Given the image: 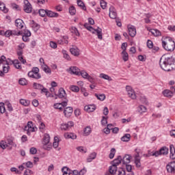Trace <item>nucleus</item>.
<instances>
[{
    "mask_svg": "<svg viewBox=\"0 0 175 175\" xmlns=\"http://www.w3.org/2000/svg\"><path fill=\"white\" fill-rule=\"evenodd\" d=\"M169 154V148L166 146H163L160 148L159 151H156L154 152V157H159L161 155H167Z\"/></svg>",
    "mask_w": 175,
    "mask_h": 175,
    "instance_id": "nucleus-6",
    "label": "nucleus"
},
{
    "mask_svg": "<svg viewBox=\"0 0 175 175\" xmlns=\"http://www.w3.org/2000/svg\"><path fill=\"white\" fill-rule=\"evenodd\" d=\"M72 113H73V108L72 107H68L64 109V113L66 117H70Z\"/></svg>",
    "mask_w": 175,
    "mask_h": 175,
    "instance_id": "nucleus-18",
    "label": "nucleus"
},
{
    "mask_svg": "<svg viewBox=\"0 0 175 175\" xmlns=\"http://www.w3.org/2000/svg\"><path fill=\"white\" fill-rule=\"evenodd\" d=\"M10 70V66L8 65H3V73H9V70Z\"/></svg>",
    "mask_w": 175,
    "mask_h": 175,
    "instance_id": "nucleus-59",
    "label": "nucleus"
},
{
    "mask_svg": "<svg viewBox=\"0 0 175 175\" xmlns=\"http://www.w3.org/2000/svg\"><path fill=\"white\" fill-rule=\"evenodd\" d=\"M31 27L35 31H38L39 28H40V25H39V24L35 23V21H31Z\"/></svg>",
    "mask_w": 175,
    "mask_h": 175,
    "instance_id": "nucleus-27",
    "label": "nucleus"
},
{
    "mask_svg": "<svg viewBox=\"0 0 175 175\" xmlns=\"http://www.w3.org/2000/svg\"><path fill=\"white\" fill-rule=\"evenodd\" d=\"M122 57L124 62H126V61L129 59V55L126 53V51H122Z\"/></svg>",
    "mask_w": 175,
    "mask_h": 175,
    "instance_id": "nucleus-36",
    "label": "nucleus"
},
{
    "mask_svg": "<svg viewBox=\"0 0 175 175\" xmlns=\"http://www.w3.org/2000/svg\"><path fill=\"white\" fill-rule=\"evenodd\" d=\"M46 16H48V17L57 18V17H59V14L51 10H47Z\"/></svg>",
    "mask_w": 175,
    "mask_h": 175,
    "instance_id": "nucleus-22",
    "label": "nucleus"
},
{
    "mask_svg": "<svg viewBox=\"0 0 175 175\" xmlns=\"http://www.w3.org/2000/svg\"><path fill=\"white\" fill-rule=\"evenodd\" d=\"M62 172L63 173V175H70V174H69V172H68V169L67 167H64L62 169Z\"/></svg>",
    "mask_w": 175,
    "mask_h": 175,
    "instance_id": "nucleus-61",
    "label": "nucleus"
},
{
    "mask_svg": "<svg viewBox=\"0 0 175 175\" xmlns=\"http://www.w3.org/2000/svg\"><path fill=\"white\" fill-rule=\"evenodd\" d=\"M23 165H25V166H26V167H28L29 169H32V167H33V163L31 161L24 163Z\"/></svg>",
    "mask_w": 175,
    "mask_h": 175,
    "instance_id": "nucleus-57",
    "label": "nucleus"
},
{
    "mask_svg": "<svg viewBox=\"0 0 175 175\" xmlns=\"http://www.w3.org/2000/svg\"><path fill=\"white\" fill-rule=\"evenodd\" d=\"M7 144L9 147V146H10V150H12V147H17V144H16V143L14 142H13L12 139H7Z\"/></svg>",
    "mask_w": 175,
    "mask_h": 175,
    "instance_id": "nucleus-32",
    "label": "nucleus"
},
{
    "mask_svg": "<svg viewBox=\"0 0 175 175\" xmlns=\"http://www.w3.org/2000/svg\"><path fill=\"white\" fill-rule=\"evenodd\" d=\"M137 111L140 114H142V113H146V111H147V108L144 107V105H139L137 108Z\"/></svg>",
    "mask_w": 175,
    "mask_h": 175,
    "instance_id": "nucleus-41",
    "label": "nucleus"
},
{
    "mask_svg": "<svg viewBox=\"0 0 175 175\" xmlns=\"http://www.w3.org/2000/svg\"><path fill=\"white\" fill-rule=\"evenodd\" d=\"M135 163L137 167H140V166H142V163H140V157L139 156V153H137L135 157Z\"/></svg>",
    "mask_w": 175,
    "mask_h": 175,
    "instance_id": "nucleus-29",
    "label": "nucleus"
},
{
    "mask_svg": "<svg viewBox=\"0 0 175 175\" xmlns=\"http://www.w3.org/2000/svg\"><path fill=\"white\" fill-rule=\"evenodd\" d=\"M70 75H75V76H80V69L76 66H70L66 70Z\"/></svg>",
    "mask_w": 175,
    "mask_h": 175,
    "instance_id": "nucleus-8",
    "label": "nucleus"
},
{
    "mask_svg": "<svg viewBox=\"0 0 175 175\" xmlns=\"http://www.w3.org/2000/svg\"><path fill=\"white\" fill-rule=\"evenodd\" d=\"M85 111L88 113H92V111H95L96 110V106L95 105H88L84 107Z\"/></svg>",
    "mask_w": 175,
    "mask_h": 175,
    "instance_id": "nucleus-15",
    "label": "nucleus"
},
{
    "mask_svg": "<svg viewBox=\"0 0 175 175\" xmlns=\"http://www.w3.org/2000/svg\"><path fill=\"white\" fill-rule=\"evenodd\" d=\"M100 79H103L104 80H107L108 81H112L113 79H111V77L105 74V73H100L99 75Z\"/></svg>",
    "mask_w": 175,
    "mask_h": 175,
    "instance_id": "nucleus-26",
    "label": "nucleus"
},
{
    "mask_svg": "<svg viewBox=\"0 0 175 175\" xmlns=\"http://www.w3.org/2000/svg\"><path fill=\"white\" fill-rule=\"evenodd\" d=\"M109 16L110 17V18H112L113 20L117 18V11L116 10V8L113 6H111L109 8Z\"/></svg>",
    "mask_w": 175,
    "mask_h": 175,
    "instance_id": "nucleus-13",
    "label": "nucleus"
},
{
    "mask_svg": "<svg viewBox=\"0 0 175 175\" xmlns=\"http://www.w3.org/2000/svg\"><path fill=\"white\" fill-rule=\"evenodd\" d=\"M33 88L34 90H41L42 88H43V85H42V84H40V83H36V82H34V83H33Z\"/></svg>",
    "mask_w": 175,
    "mask_h": 175,
    "instance_id": "nucleus-43",
    "label": "nucleus"
},
{
    "mask_svg": "<svg viewBox=\"0 0 175 175\" xmlns=\"http://www.w3.org/2000/svg\"><path fill=\"white\" fill-rule=\"evenodd\" d=\"M20 103H21V105H23V106L27 107L29 105H31V101L29 100L21 99Z\"/></svg>",
    "mask_w": 175,
    "mask_h": 175,
    "instance_id": "nucleus-39",
    "label": "nucleus"
},
{
    "mask_svg": "<svg viewBox=\"0 0 175 175\" xmlns=\"http://www.w3.org/2000/svg\"><path fill=\"white\" fill-rule=\"evenodd\" d=\"M95 96L97 98V99H98V100L103 101L105 99H106V95H105V94H95Z\"/></svg>",
    "mask_w": 175,
    "mask_h": 175,
    "instance_id": "nucleus-42",
    "label": "nucleus"
},
{
    "mask_svg": "<svg viewBox=\"0 0 175 175\" xmlns=\"http://www.w3.org/2000/svg\"><path fill=\"white\" fill-rule=\"evenodd\" d=\"M70 32L75 35V36H80V33H79V30H77V28L75 27H71Z\"/></svg>",
    "mask_w": 175,
    "mask_h": 175,
    "instance_id": "nucleus-38",
    "label": "nucleus"
},
{
    "mask_svg": "<svg viewBox=\"0 0 175 175\" xmlns=\"http://www.w3.org/2000/svg\"><path fill=\"white\" fill-rule=\"evenodd\" d=\"M131 159H132V156H131V154H125L122 159L123 165L131 163Z\"/></svg>",
    "mask_w": 175,
    "mask_h": 175,
    "instance_id": "nucleus-16",
    "label": "nucleus"
},
{
    "mask_svg": "<svg viewBox=\"0 0 175 175\" xmlns=\"http://www.w3.org/2000/svg\"><path fill=\"white\" fill-rule=\"evenodd\" d=\"M27 76L31 79H35L36 80L42 79V75L39 73V68L38 67H33L32 70L28 72Z\"/></svg>",
    "mask_w": 175,
    "mask_h": 175,
    "instance_id": "nucleus-3",
    "label": "nucleus"
},
{
    "mask_svg": "<svg viewBox=\"0 0 175 175\" xmlns=\"http://www.w3.org/2000/svg\"><path fill=\"white\" fill-rule=\"evenodd\" d=\"M64 137L66 139H72V140H75V139H77V136L72 133H64Z\"/></svg>",
    "mask_w": 175,
    "mask_h": 175,
    "instance_id": "nucleus-24",
    "label": "nucleus"
},
{
    "mask_svg": "<svg viewBox=\"0 0 175 175\" xmlns=\"http://www.w3.org/2000/svg\"><path fill=\"white\" fill-rule=\"evenodd\" d=\"M101 125H103V126H106V125H107V117L106 116L102 117Z\"/></svg>",
    "mask_w": 175,
    "mask_h": 175,
    "instance_id": "nucleus-56",
    "label": "nucleus"
},
{
    "mask_svg": "<svg viewBox=\"0 0 175 175\" xmlns=\"http://www.w3.org/2000/svg\"><path fill=\"white\" fill-rule=\"evenodd\" d=\"M122 142H129L131 140V134H125L123 137L121 138Z\"/></svg>",
    "mask_w": 175,
    "mask_h": 175,
    "instance_id": "nucleus-46",
    "label": "nucleus"
},
{
    "mask_svg": "<svg viewBox=\"0 0 175 175\" xmlns=\"http://www.w3.org/2000/svg\"><path fill=\"white\" fill-rule=\"evenodd\" d=\"M18 83L21 85H27L28 81L25 78H21L19 79Z\"/></svg>",
    "mask_w": 175,
    "mask_h": 175,
    "instance_id": "nucleus-48",
    "label": "nucleus"
},
{
    "mask_svg": "<svg viewBox=\"0 0 175 175\" xmlns=\"http://www.w3.org/2000/svg\"><path fill=\"white\" fill-rule=\"evenodd\" d=\"M84 27L88 29V31L92 32V33H95L96 32L97 33L98 38L102 40V29L98 27L94 29L92 26H90L88 23H85Z\"/></svg>",
    "mask_w": 175,
    "mask_h": 175,
    "instance_id": "nucleus-4",
    "label": "nucleus"
},
{
    "mask_svg": "<svg viewBox=\"0 0 175 175\" xmlns=\"http://www.w3.org/2000/svg\"><path fill=\"white\" fill-rule=\"evenodd\" d=\"M70 90L72 91V92H79L80 91V88H79L77 85H71L70 87Z\"/></svg>",
    "mask_w": 175,
    "mask_h": 175,
    "instance_id": "nucleus-49",
    "label": "nucleus"
},
{
    "mask_svg": "<svg viewBox=\"0 0 175 175\" xmlns=\"http://www.w3.org/2000/svg\"><path fill=\"white\" fill-rule=\"evenodd\" d=\"M42 70H44V72H45V73H47L48 75H50L51 73V69H50L49 68V66H47L46 64H45L44 66H42V67H41Z\"/></svg>",
    "mask_w": 175,
    "mask_h": 175,
    "instance_id": "nucleus-44",
    "label": "nucleus"
},
{
    "mask_svg": "<svg viewBox=\"0 0 175 175\" xmlns=\"http://www.w3.org/2000/svg\"><path fill=\"white\" fill-rule=\"evenodd\" d=\"M163 95L166 98H172V96H173V93L169 90H165L163 91Z\"/></svg>",
    "mask_w": 175,
    "mask_h": 175,
    "instance_id": "nucleus-33",
    "label": "nucleus"
},
{
    "mask_svg": "<svg viewBox=\"0 0 175 175\" xmlns=\"http://www.w3.org/2000/svg\"><path fill=\"white\" fill-rule=\"evenodd\" d=\"M162 46L167 51H174L175 49V42L170 37H167L165 40H162Z\"/></svg>",
    "mask_w": 175,
    "mask_h": 175,
    "instance_id": "nucleus-2",
    "label": "nucleus"
},
{
    "mask_svg": "<svg viewBox=\"0 0 175 175\" xmlns=\"http://www.w3.org/2000/svg\"><path fill=\"white\" fill-rule=\"evenodd\" d=\"M7 59H6V57H5V55H2L0 57V62L1 65H6Z\"/></svg>",
    "mask_w": 175,
    "mask_h": 175,
    "instance_id": "nucleus-58",
    "label": "nucleus"
},
{
    "mask_svg": "<svg viewBox=\"0 0 175 175\" xmlns=\"http://www.w3.org/2000/svg\"><path fill=\"white\" fill-rule=\"evenodd\" d=\"M147 47H148V49H152V47H154V42H152L151 40H148Z\"/></svg>",
    "mask_w": 175,
    "mask_h": 175,
    "instance_id": "nucleus-62",
    "label": "nucleus"
},
{
    "mask_svg": "<svg viewBox=\"0 0 175 175\" xmlns=\"http://www.w3.org/2000/svg\"><path fill=\"white\" fill-rule=\"evenodd\" d=\"M58 146H59V138H58V137H55L53 141V147L55 148H57Z\"/></svg>",
    "mask_w": 175,
    "mask_h": 175,
    "instance_id": "nucleus-47",
    "label": "nucleus"
},
{
    "mask_svg": "<svg viewBox=\"0 0 175 175\" xmlns=\"http://www.w3.org/2000/svg\"><path fill=\"white\" fill-rule=\"evenodd\" d=\"M69 13L71 16H75L76 14V8L75 6L72 5L69 8Z\"/></svg>",
    "mask_w": 175,
    "mask_h": 175,
    "instance_id": "nucleus-51",
    "label": "nucleus"
},
{
    "mask_svg": "<svg viewBox=\"0 0 175 175\" xmlns=\"http://www.w3.org/2000/svg\"><path fill=\"white\" fill-rule=\"evenodd\" d=\"M0 147L3 150H5L7 147H9V145H8V142H6L5 141H1L0 142Z\"/></svg>",
    "mask_w": 175,
    "mask_h": 175,
    "instance_id": "nucleus-50",
    "label": "nucleus"
},
{
    "mask_svg": "<svg viewBox=\"0 0 175 175\" xmlns=\"http://www.w3.org/2000/svg\"><path fill=\"white\" fill-rule=\"evenodd\" d=\"M0 10H1V12H3L4 13H8V12H9V9L6 8V5L1 1H0Z\"/></svg>",
    "mask_w": 175,
    "mask_h": 175,
    "instance_id": "nucleus-31",
    "label": "nucleus"
},
{
    "mask_svg": "<svg viewBox=\"0 0 175 175\" xmlns=\"http://www.w3.org/2000/svg\"><path fill=\"white\" fill-rule=\"evenodd\" d=\"M92 132V129H91V126H88L83 129V136H90Z\"/></svg>",
    "mask_w": 175,
    "mask_h": 175,
    "instance_id": "nucleus-19",
    "label": "nucleus"
},
{
    "mask_svg": "<svg viewBox=\"0 0 175 175\" xmlns=\"http://www.w3.org/2000/svg\"><path fill=\"white\" fill-rule=\"evenodd\" d=\"M122 161V157H121V156H119L117 159H115L113 160L112 165L117 167L118 166V165H120V163H121Z\"/></svg>",
    "mask_w": 175,
    "mask_h": 175,
    "instance_id": "nucleus-34",
    "label": "nucleus"
},
{
    "mask_svg": "<svg viewBox=\"0 0 175 175\" xmlns=\"http://www.w3.org/2000/svg\"><path fill=\"white\" fill-rule=\"evenodd\" d=\"M115 155H116V148H112L110 150V153L109 155L110 159H113V158H114Z\"/></svg>",
    "mask_w": 175,
    "mask_h": 175,
    "instance_id": "nucleus-54",
    "label": "nucleus"
},
{
    "mask_svg": "<svg viewBox=\"0 0 175 175\" xmlns=\"http://www.w3.org/2000/svg\"><path fill=\"white\" fill-rule=\"evenodd\" d=\"M100 7L102 8V9H105L107 6V3H106V1H105V0H101L100 1Z\"/></svg>",
    "mask_w": 175,
    "mask_h": 175,
    "instance_id": "nucleus-63",
    "label": "nucleus"
},
{
    "mask_svg": "<svg viewBox=\"0 0 175 175\" xmlns=\"http://www.w3.org/2000/svg\"><path fill=\"white\" fill-rule=\"evenodd\" d=\"M127 28L130 36H131V38H135V36H136V27L132 25H129Z\"/></svg>",
    "mask_w": 175,
    "mask_h": 175,
    "instance_id": "nucleus-12",
    "label": "nucleus"
},
{
    "mask_svg": "<svg viewBox=\"0 0 175 175\" xmlns=\"http://www.w3.org/2000/svg\"><path fill=\"white\" fill-rule=\"evenodd\" d=\"M36 129L32 122H28L27 126H25V131H27V134L29 135H31V132H36Z\"/></svg>",
    "mask_w": 175,
    "mask_h": 175,
    "instance_id": "nucleus-5",
    "label": "nucleus"
},
{
    "mask_svg": "<svg viewBox=\"0 0 175 175\" xmlns=\"http://www.w3.org/2000/svg\"><path fill=\"white\" fill-rule=\"evenodd\" d=\"M6 111V108L5 107V103H0V113L3 114Z\"/></svg>",
    "mask_w": 175,
    "mask_h": 175,
    "instance_id": "nucleus-53",
    "label": "nucleus"
},
{
    "mask_svg": "<svg viewBox=\"0 0 175 175\" xmlns=\"http://www.w3.org/2000/svg\"><path fill=\"white\" fill-rule=\"evenodd\" d=\"M15 25L18 29H23L24 28V21L20 18L15 21Z\"/></svg>",
    "mask_w": 175,
    "mask_h": 175,
    "instance_id": "nucleus-17",
    "label": "nucleus"
},
{
    "mask_svg": "<svg viewBox=\"0 0 175 175\" xmlns=\"http://www.w3.org/2000/svg\"><path fill=\"white\" fill-rule=\"evenodd\" d=\"M21 35V31L17 30H11L12 36H20Z\"/></svg>",
    "mask_w": 175,
    "mask_h": 175,
    "instance_id": "nucleus-52",
    "label": "nucleus"
},
{
    "mask_svg": "<svg viewBox=\"0 0 175 175\" xmlns=\"http://www.w3.org/2000/svg\"><path fill=\"white\" fill-rule=\"evenodd\" d=\"M170 159H175V148H174V146H173V145L170 146Z\"/></svg>",
    "mask_w": 175,
    "mask_h": 175,
    "instance_id": "nucleus-25",
    "label": "nucleus"
},
{
    "mask_svg": "<svg viewBox=\"0 0 175 175\" xmlns=\"http://www.w3.org/2000/svg\"><path fill=\"white\" fill-rule=\"evenodd\" d=\"M68 36H64L60 40H57V43L58 44H68V43H69V42L68 41Z\"/></svg>",
    "mask_w": 175,
    "mask_h": 175,
    "instance_id": "nucleus-20",
    "label": "nucleus"
},
{
    "mask_svg": "<svg viewBox=\"0 0 175 175\" xmlns=\"http://www.w3.org/2000/svg\"><path fill=\"white\" fill-rule=\"evenodd\" d=\"M14 67L15 69H18L21 70L23 69V66H21V63L17 59H14Z\"/></svg>",
    "mask_w": 175,
    "mask_h": 175,
    "instance_id": "nucleus-21",
    "label": "nucleus"
},
{
    "mask_svg": "<svg viewBox=\"0 0 175 175\" xmlns=\"http://www.w3.org/2000/svg\"><path fill=\"white\" fill-rule=\"evenodd\" d=\"M58 97L60 98H66V92L65 91V90L64 88H62L59 89Z\"/></svg>",
    "mask_w": 175,
    "mask_h": 175,
    "instance_id": "nucleus-23",
    "label": "nucleus"
},
{
    "mask_svg": "<svg viewBox=\"0 0 175 175\" xmlns=\"http://www.w3.org/2000/svg\"><path fill=\"white\" fill-rule=\"evenodd\" d=\"M38 13L41 17H44V16H46V14L47 15V10L41 9L38 11Z\"/></svg>",
    "mask_w": 175,
    "mask_h": 175,
    "instance_id": "nucleus-60",
    "label": "nucleus"
},
{
    "mask_svg": "<svg viewBox=\"0 0 175 175\" xmlns=\"http://www.w3.org/2000/svg\"><path fill=\"white\" fill-rule=\"evenodd\" d=\"M79 76H82L83 79H87L89 75L86 72L85 70H83L81 71H79Z\"/></svg>",
    "mask_w": 175,
    "mask_h": 175,
    "instance_id": "nucleus-55",
    "label": "nucleus"
},
{
    "mask_svg": "<svg viewBox=\"0 0 175 175\" xmlns=\"http://www.w3.org/2000/svg\"><path fill=\"white\" fill-rule=\"evenodd\" d=\"M167 171L171 174H175V161H172L167 165Z\"/></svg>",
    "mask_w": 175,
    "mask_h": 175,
    "instance_id": "nucleus-11",
    "label": "nucleus"
},
{
    "mask_svg": "<svg viewBox=\"0 0 175 175\" xmlns=\"http://www.w3.org/2000/svg\"><path fill=\"white\" fill-rule=\"evenodd\" d=\"M159 65L163 70L170 72L175 69V57L163 55L160 59Z\"/></svg>",
    "mask_w": 175,
    "mask_h": 175,
    "instance_id": "nucleus-1",
    "label": "nucleus"
},
{
    "mask_svg": "<svg viewBox=\"0 0 175 175\" xmlns=\"http://www.w3.org/2000/svg\"><path fill=\"white\" fill-rule=\"evenodd\" d=\"M62 53L63 54V58L67 61H70V56H69V54H68V51H66V50H62Z\"/></svg>",
    "mask_w": 175,
    "mask_h": 175,
    "instance_id": "nucleus-37",
    "label": "nucleus"
},
{
    "mask_svg": "<svg viewBox=\"0 0 175 175\" xmlns=\"http://www.w3.org/2000/svg\"><path fill=\"white\" fill-rule=\"evenodd\" d=\"M77 5L81 9L83 10H87V8H85V5H84V3L81 0H78L77 1Z\"/></svg>",
    "mask_w": 175,
    "mask_h": 175,
    "instance_id": "nucleus-45",
    "label": "nucleus"
},
{
    "mask_svg": "<svg viewBox=\"0 0 175 175\" xmlns=\"http://www.w3.org/2000/svg\"><path fill=\"white\" fill-rule=\"evenodd\" d=\"M50 143V135L49 134H44L43 139V144H49Z\"/></svg>",
    "mask_w": 175,
    "mask_h": 175,
    "instance_id": "nucleus-35",
    "label": "nucleus"
},
{
    "mask_svg": "<svg viewBox=\"0 0 175 175\" xmlns=\"http://www.w3.org/2000/svg\"><path fill=\"white\" fill-rule=\"evenodd\" d=\"M126 91L129 98H131V99H136V93L135 92V90H133V89L132 88V86L126 85Z\"/></svg>",
    "mask_w": 175,
    "mask_h": 175,
    "instance_id": "nucleus-9",
    "label": "nucleus"
},
{
    "mask_svg": "<svg viewBox=\"0 0 175 175\" xmlns=\"http://www.w3.org/2000/svg\"><path fill=\"white\" fill-rule=\"evenodd\" d=\"M73 125H75V124L72 121L68 122V123H63L60 126V129L62 131H69Z\"/></svg>",
    "mask_w": 175,
    "mask_h": 175,
    "instance_id": "nucleus-10",
    "label": "nucleus"
},
{
    "mask_svg": "<svg viewBox=\"0 0 175 175\" xmlns=\"http://www.w3.org/2000/svg\"><path fill=\"white\" fill-rule=\"evenodd\" d=\"M95 158H96V152H93L90 154L89 157L87 159V161L92 162V161H94V159H95Z\"/></svg>",
    "mask_w": 175,
    "mask_h": 175,
    "instance_id": "nucleus-30",
    "label": "nucleus"
},
{
    "mask_svg": "<svg viewBox=\"0 0 175 175\" xmlns=\"http://www.w3.org/2000/svg\"><path fill=\"white\" fill-rule=\"evenodd\" d=\"M154 31V36H156V37L162 36V33L161 32V31L157 29H155Z\"/></svg>",
    "mask_w": 175,
    "mask_h": 175,
    "instance_id": "nucleus-64",
    "label": "nucleus"
},
{
    "mask_svg": "<svg viewBox=\"0 0 175 175\" xmlns=\"http://www.w3.org/2000/svg\"><path fill=\"white\" fill-rule=\"evenodd\" d=\"M77 150L81 154H85L88 151L87 148H85L84 146H78V147H77Z\"/></svg>",
    "mask_w": 175,
    "mask_h": 175,
    "instance_id": "nucleus-40",
    "label": "nucleus"
},
{
    "mask_svg": "<svg viewBox=\"0 0 175 175\" xmlns=\"http://www.w3.org/2000/svg\"><path fill=\"white\" fill-rule=\"evenodd\" d=\"M70 53L75 57H79V55H80V49L76 46H72V47L70 49Z\"/></svg>",
    "mask_w": 175,
    "mask_h": 175,
    "instance_id": "nucleus-14",
    "label": "nucleus"
},
{
    "mask_svg": "<svg viewBox=\"0 0 175 175\" xmlns=\"http://www.w3.org/2000/svg\"><path fill=\"white\" fill-rule=\"evenodd\" d=\"M23 10L25 13H31L32 12V5L28 0H24L23 1Z\"/></svg>",
    "mask_w": 175,
    "mask_h": 175,
    "instance_id": "nucleus-7",
    "label": "nucleus"
},
{
    "mask_svg": "<svg viewBox=\"0 0 175 175\" xmlns=\"http://www.w3.org/2000/svg\"><path fill=\"white\" fill-rule=\"evenodd\" d=\"M117 166L112 164L109 168L110 174H116V173H117Z\"/></svg>",
    "mask_w": 175,
    "mask_h": 175,
    "instance_id": "nucleus-28",
    "label": "nucleus"
}]
</instances>
